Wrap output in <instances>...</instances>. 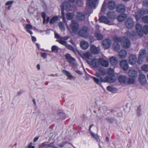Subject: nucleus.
I'll return each mask as SVG.
<instances>
[{"mask_svg": "<svg viewBox=\"0 0 148 148\" xmlns=\"http://www.w3.org/2000/svg\"><path fill=\"white\" fill-rule=\"evenodd\" d=\"M99 72H96L95 73V76L97 77H93L92 78L95 82L97 84H99L100 82L113 83L116 80V78L114 75V72L113 69H109L107 72L108 75L106 76V72L104 69H99Z\"/></svg>", "mask_w": 148, "mask_h": 148, "instance_id": "nucleus-1", "label": "nucleus"}, {"mask_svg": "<svg viewBox=\"0 0 148 148\" xmlns=\"http://www.w3.org/2000/svg\"><path fill=\"white\" fill-rule=\"evenodd\" d=\"M137 35L135 32H132L131 33H129L128 32H126L125 34V36L122 37L121 38L120 42L121 45L124 48H127L130 46V42L129 40L127 39L128 38H131L133 39L136 38Z\"/></svg>", "mask_w": 148, "mask_h": 148, "instance_id": "nucleus-2", "label": "nucleus"}, {"mask_svg": "<svg viewBox=\"0 0 148 148\" xmlns=\"http://www.w3.org/2000/svg\"><path fill=\"white\" fill-rule=\"evenodd\" d=\"M83 58L85 59L88 64L94 68H97L100 65V58L99 59L94 58L91 60V54L90 52H87L83 54Z\"/></svg>", "mask_w": 148, "mask_h": 148, "instance_id": "nucleus-3", "label": "nucleus"}, {"mask_svg": "<svg viewBox=\"0 0 148 148\" xmlns=\"http://www.w3.org/2000/svg\"><path fill=\"white\" fill-rule=\"evenodd\" d=\"M107 16L110 19L104 16H101L99 18L100 22H102L109 25H114L116 23L114 21V19L116 17V15L113 12H109L107 13Z\"/></svg>", "mask_w": 148, "mask_h": 148, "instance_id": "nucleus-4", "label": "nucleus"}, {"mask_svg": "<svg viewBox=\"0 0 148 148\" xmlns=\"http://www.w3.org/2000/svg\"><path fill=\"white\" fill-rule=\"evenodd\" d=\"M55 36L57 39V41L60 44L65 46L67 49L74 51L75 49L71 45L68 44L66 41L69 38V36L63 37L60 36L57 33L55 34Z\"/></svg>", "mask_w": 148, "mask_h": 148, "instance_id": "nucleus-5", "label": "nucleus"}, {"mask_svg": "<svg viewBox=\"0 0 148 148\" xmlns=\"http://www.w3.org/2000/svg\"><path fill=\"white\" fill-rule=\"evenodd\" d=\"M127 74L130 77L128 79V83H134L138 76V72L137 71L134 69H130Z\"/></svg>", "mask_w": 148, "mask_h": 148, "instance_id": "nucleus-6", "label": "nucleus"}, {"mask_svg": "<svg viewBox=\"0 0 148 148\" xmlns=\"http://www.w3.org/2000/svg\"><path fill=\"white\" fill-rule=\"evenodd\" d=\"M136 29L137 31V34L135 32L136 35L137 34L138 36L141 37L143 34H148V25H145L143 28L142 25L139 23H137L136 25Z\"/></svg>", "mask_w": 148, "mask_h": 148, "instance_id": "nucleus-7", "label": "nucleus"}, {"mask_svg": "<svg viewBox=\"0 0 148 148\" xmlns=\"http://www.w3.org/2000/svg\"><path fill=\"white\" fill-rule=\"evenodd\" d=\"M71 7V5L69 2L67 1L64 2L61 5L62 18L63 21L64 22H65V19L64 10H66V11H69L70 10Z\"/></svg>", "mask_w": 148, "mask_h": 148, "instance_id": "nucleus-8", "label": "nucleus"}, {"mask_svg": "<svg viewBox=\"0 0 148 148\" xmlns=\"http://www.w3.org/2000/svg\"><path fill=\"white\" fill-rule=\"evenodd\" d=\"M67 27L70 32H75L79 29V25L77 22L73 20L69 26H67Z\"/></svg>", "mask_w": 148, "mask_h": 148, "instance_id": "nucleus-9", "label": "nucleus"}, {"mask_svg": "<svg viewBox=\"0 0 148 148\" xmlns=\"http://www.w3.org/2000/svg\"><path fill=\"white\" fill-rule=\"evenodd\" d=\"M114 43L112 45L113 48L115 51H118L120 49V46L118 43L120 42L121 38L120 37L115 36L114 38Z\"/></svg>", "mask_w": 148, "mask_h": 148, "instance_id": "nucleus-10", "label": "nucleus"}, {"mask_svg": "<svg viewBox=\"0 0 148 148\" xmlns=\"http://www.w3.org/2000/svg\"><path fill=\"white\" fill-rule=\"evenodd\" d=\"M88 27L84 26L82 27L79 31V35L82 37L86 38L88 35Z\"/></svg>", "mask_w": 148, "mask_h": 148, "instance_id": "nucleus-11", "label": "nucleus"}, {"mask_svg": "<svg viewBox=\"0 0 148 148\" xmlns=\"http://www.w3.org/2000/svg\"><path fill=\"white\" fill-rule=\"evenodd\" d=\"M145 8H143L142 9L138 10L135 12V16L137 20H138L142 18L143 15L147 14H144Z\"/></svg>", "mask_w": 148, "mask_h": 148, "instance_id": "nucleus-12", "label": "nucleus"}, {"mask_svg": "<svg viewBox=\"0 0 148 148\" xmlns=\"http://www.w3.org/2000/svg\"><path fill=\"white\" fill-rule=\"evenodd\" d=\"M137 61V57L135 55L131 54L128 58V61L129 64L131 65L135 64Z\"/></svg>", "mask_w": 148, "mask_h": 148, "instance_id": "nucleus-13", "label": "nucleus"}, {"mask_svg": "<svg viewBox=\"0 0 148 148\" xmlns=\"http://www.w3.org/2000/svg\"><path fill=\"white\" fill-rule=\"evenodd\" d=\"M138 81L140 84L143 85H145L147 82V80L144 74H140L138 77Z\"/></svg>", "mask_w": 148, "mask_h": 148, "instance_id": "nucleus-14", "label": "nucleus"}, {"mask_svg": "<svg viewBox=\"0 0 148 148\" xmlns=\"http://www.w3.org/2000/svg\"><path fill=\"white\" fill-rule=\"evenodd\" d=\"M125 25L127 28L131 29L134 26V22L131 18H129L126 21Z\"/></svg>", "mask_w": 148, "mask_h": 148, "instance_id": "nucleus-15", "label": "nucleus"}, {"mask_svg": "<svg viewBox=\"0 0 148 148\" xmlns=\"http://www.w3.org/2000/svg\"><path fill=\"white\" fill-rule=\"evenodd\" d=\"M120 64L121 68L124 71H126L128 69L129 66L126 60L121 61L120 62Z\"/></svg>", "mask_w": 148, "mask_h": 148, "instance_id": "nucleus-16", "label": "nucleus"}, {"mask_svg": "<svg viewBox=\"0 0 148 148\" xmlns=\"http://www.w3.org/2000/svg\"><path fill=\"white\" fill-rule=\"evenodd\" d=\"M118 80L119 82L121 84L125 83L127 84H132L128 83V79H127V77L125 75H120L118 77Z\"/></svg>", "mask_w": 148, "mask_h": 148, "instance_id": "nucleus-17", "label": "nucleus"}, {"mask_svg": "<svg viewBox=\"0 0 148 148\" xmlns=\"http://www.w3.org/2000/svg\"><path fill=\"white\" fill-rule=\"evenodd\" d=\"M111 44V40L108 39L104 40L102 42L103 47L106 49L108 48L110 46Z\"/></svg>", "mask_w": 148, "mask_h": 148, "instance_id": "nucleus-18", "label": "nucleus"}, {"mask_svg": "<svg viewBox=\"0 0 148 148\" xmlns=\"http://www.w3.org/2000/svg\"><path fill=\"white\" fill-rule=\"evenodd\" d=\"M65 57L68 62H69L72 65H74L75 60L69 54H66L65 55Z\"/></svg>", "mask_w": 148, "mask_h": 148, "instance_id": "nucleus-19", "label": "nucleus"}, {"mask_svg": "<svg viewBox=\"0 0 148 148\" xmlns=\"http://www.w3.org/2000/svg\"><path fill=\"white\" fill-rule=\"evenodd\" d=\"M100 50L99 47H96L94 45H92L91 47L90 51L93 54H96L98 53Z\"/></svg>", "mask_w": 148, "mask_h": 148, "instance_id": "nucleus-20", "label": "nucleus"}, {"mask_svg": "<svg viewBox=\"0 0 148 148\" xmlns=\"http://www.w3.org/2000/svg\"><path fill=\"white\" fill-rule=\"evenodd\" d=\"M98 0H87V5L90 8H92L94 6L95 8V5Z\"/></svg>", "mask_w": 148, "mask_h": 148, "instance_id": "nucleus-21", "label": "nucleus"}, {"mask_svg": "<svg viewBox=\"0 0 148 148\" xmlns=\"http://www.w3.org/2000/svg\"><path fill=\"white\" fill-rule=\"evenodd\" d=\"M116 10L119 13L123 12L125 10V7L124 5L122 4H119L117 7Z\"/></svg>", "mask_w": 148, "mask_h": 148, "instance_id": "nucleus-22", "label": "nucleus"}, {"mask_svg": "<svg viewBox=\"0 0 148 148\" xmlns=\"http://www.w3.org/2000/svg\"><path fill=\"white\" fill-rule=\"evenodd\" d=\"M127 55V52L125 50H121L119 54V57L120 58L124 59L125 58Z\"/></svg>", "mask_w": 148, "mask_h": 148, "instance_id": "nucleus-23", "label": "nucleus"}, {"mask_svg": "<svg viewBox=\"0 0 148 148\" xmlns=\"http://www.w3.org/2000/svg\"><path fill=\"white\" fill-rule=\"evenodd\" d=\"M76 16V18L79 20H84L85 19V16L82 12H77Z\"/></svg>", "mask_w": 148, "mask_h": 148, "instance_id": "nucleus-24", "label": "nucleus"}, {"mask_svg": "<svg viewBox=\"0 0 148 148\" xmlns=\"http://www.w3.org/2000/svg\"><path fill=\"white\" fill-rule=\"evenodd\" d=\"M80 45L82 48L84 49H86L89 47L88 43L85 40H82L80 43Z\"/></svg>", "mask_w": 148, "mask_h": 148, "instance_id": "nucleus-25", "label": "nucleus"}, {"mask_svg": "<svg viewBox=\"0 0 148 148\" xmlns=\"http://www.w3.org/2000/svg\"><path fill=\"white\" fill-rule=\"evenodd\" d=\"M32 28V27L31 25L30 24H27L25 26V29L26 31L30 35L33 34V32L31 30Z\"/></svg>", "mask_w": 148, "mask_h": 148, "instance_id": "nucleus-26", "label": "nucleus"}, {"mask_svg": "<svg viewBox=\"0 0 148 148\" xmlns=\"http://www.w3.org/2000/svg\"><path fill=\"white\" fill-rule=\"evenodd\" d=\"M109 60L112 65H115L118 63V60L116 57L112 56L110 58Z\"/></svg>", "mask_w": 148, "mask_h": 148, "instance_id": "nucleus-27", "label": "nucleus"}, {"mask_svg": "<svg viewBox=\"0 0 148 148\" xmlns=\"http://www.w3.org/2000/svg\"><path fill=\"white\" fill-rule=\"evenodd\" d=\"M100 65H101L105 67H108L109 64L108 62L107 61L101 58H100Z\"/></svg>", "mask_w": 148, "mask_h": 148, "instance_id": "nucleus-28", "label": "nucleus"}, {"mask_svg": "<svg viewBox=\"0 0 148 148\" xmlns=\"http://www.w3.org/2000/svg\"><path fill=\"white\" fill-rule=\"evenodd\" d=\"M146 55V50L145 49L140 50L139 52V57L140 58H145Z\"/></svg>", "mask_w": 148, "mask_h": 148, "instance_id": "nucleus-29", "label": "nucleus"}, {"mask_svg": "<svg viewBox=\"0 0 148 148\" xmlns=\"http://www.w3.org/2000/svg\"><path fill=\"white\" fill-rule=\"evenodd\" d=\"M127 16L125 14H123L119 15L117 18V19L118 21L120 22L124 21L126 18Z\"/></svg>", "mask_w": 148, "mask_h": 148, "instance_id": "nucleus-30", "label": "nucleus"}, {"mask_svg": "<svg viewBox=\"0 0 148 148\" xmlns=\"http://www.w3.org/2000/svg\"><path fill=\"white\" fill-rule=\"evenodd\" d=\"M59 21L58 17L57 16L53 17L50 20V23L51 24L55 25Z\"/></svg>", "mask_w": 148, "mask_h": 148, "instance_id": "nucleus-31", "label": "nucleus"}, {"mask_svg": "<svg viewBox=\"0 0 148 148\" xmlns=\"http://www.w3.org/2000/svg\"><path fill=\"white\" fill-rule=\"evenodd\" d=\"M90 134L91 136L93 137L97 142H98L99 143H100V140L99 136L97 134H95L92 132H90Z\"/></svg>", "mask_w": 148, "mask_h": 148, "instance_id": "nucleus-32", "label": "nucleus"}, {"mask_svg": "<svg viewBox=\"0 0 148 148\" xmlns=\"http://www.w3.org/2000/svg\"><path fill=\"white\" fill-rule=\"evenodd\" d=\"M108 7L110 9L113 10L115 7V3L114 1H110L108 4Z\"/></svg>", "mask_w": 148, "mask_h": 148, "instance_id": "nucleus-33", "label": "nucleus"}, {"mask_svg": "<svg viewBox=\"0 0 148 148\" xmlns=\"http://www.w3.org/2000/svg\"><path fill=\"white\" fill-rule=\"evenodd\" d=\"M62 72L69 79H71L73 78L72 76L68 71L66 70H62Z\"/></svg>", "mask_w": 148, "mask_h": 148, "instance_id": "nucleus-34", "label": "nucleus"}, {"mask_svg": "<svg viewBox=\"0 0 148 148\" xmlns=\"http://www.w3.org/2000/svg\"><path fill=\"white\" fill-rule=\"evenodd\" d=\"M141 70L145 72H148V64H143L141 67Z\"/></svg>", "mask_w": 148, "mask_h": 148, "instance_id": "nucleus-35", "label": "nucleus"}, {"mask_svg": "<svg viewBox=\"0 0 148 148\" xmlns=\"http://www.w3.org/2000/svg\"><path fill=\"white\" fill-rule=\"evenodd\" d=\"M107 89L108 90L113 93H115L117 91L116 89L110 86H108Z\"/></svg>", "mask_w": 148, "mask_h": 148, "instance_id": "nucleus-36", "label": "nucleus"}, {"mask_svg": "<svg viewBox=\"0 0 148 148\" xmlns=\"http://www.w3.org/2000/svg\"><path fill=\"white\" fill-rule=\"evenodd\" d=\"M74 14L73 13H68L66 14V18L68 20H71L74 17Z\"/></svg>", "mask_w": 148, "mask_h": 148, "instance_id": "nucleus-37", "label": "nucleus"}, {"mask_svg": "<svg viewBox=\"0 0 148 148\" xmlns=\"http://www.w3.org/2000/svg\"><path fill=\"white\" fill-rule=\"evenodd\" d=\"M143 8L148 10V0H145L143 3Z\"/></svg>", "mask_w": 148, "mask_h": 148, "instance_id": "nucleus-38", "label": "nucleus"}, {"mask_svg": "<svg viewBox=\"0 0 148 148\" xmlns=\"http://www.w3.org/2000/svg\"><path fill=\"white\" fill-rule=\"evenodd\" d=\"M95 36L97 40H101L103 38L102 35L99 33H96Z\"/></svg>", "mask_w": 148, "mask_h": 148, "instance_id": "nucleus-39", "label": "nucleus"}, {"mask_svg": "<svg viewBox=\"0 0 148 148\" xmlns=\"http://www.w3.org/2000/svg\"><path fill=\"white\" fill-rule=\"evenodd\" d=\"M59 27L61 31L62 32L64 31L65 28L62 22H60L59 24Z\"/></svg>", "mask_w": 148, "mask_h": 148, "instance_id": "nucleus-40", "label": "nucleus"}, {"mask_svg": "<svg viewBox=\"0 0 148 148\" xmlns=\"http://www.w3.org/2000/svg\"><path fill=\"white\" fill-rule=\"evenodd\" d=\"M51 50L52 52H57L59 50L58 47L56 45H53L52 46L51 48Z\"/></svg>", "mask_w": 148, "mask_h": 148, "instance_id": "nucleus-41", "label": "nucleus"}, {"mask_svg": "<svg viewBox=\"0 0 148 148\" xmlns=\"http://www.w3.org/2000/svg\"><path fill=\"white\" fill-rule=\"evenodd\" d=\"M143 21L145 23H148V15H146L142 18Z\"/></svg>", "mask_w": 148, "mask_h": 148, "instance_id": "nucleus-42", "label": "nucleus"}, {"mask_svg": "<svg viewBox=\"0 0 148 148\" xmlns=\"http://www.w3.org/2000/svg\"><path fill=\"white\" fill-rule=\"evenodd\" d=\"M143 58H140V57H138V60H137V63L138 64H142L143 61Z\"/></svg>", "mask_w": 148, "mask_h": 148, "instance_id": "nucleus-43", "label": "nucleus"}, {"mask_svg": "<svg viewBox=\"0 0 148 148\" xmlns=\"http://www.w3.org/2000/svg\"><path fill=\"white\" fill-rule=\"evenodd\" d=\"M76 2L79 6H81L83 3V2L82 0H77Z\"/></svg>", "mask_w": 148, "mask_h": 148, "instance_id": "nucleus-44", "label": "nucleus"}, {"mask_svg": "<svg viewBox=\"0 0 148 148\" xmlns=\"http://www.w3.org/2000/svg\"><path fill=\"white\" fill-rule=\"evenodd\" d=\"M42 17L43 19V22L45 21V14L44 12H42L41 13Z\"/></svg>", "mask_w": 148, "mask_h": 148, "instance_id": "nucleus-45", "label": "nucleus"}, {"mask_svg": "<svg viewBox=\"0 0 148 148\" xmlns=\"http://www.w3.org/2000/svg\"><path fill=\"white\" fill-rule=\"evenodd\" d=\"M43 146L45 148H47L49 147H51V143L46 144H44V143H43Z\"/></svg>", "mask_w": 148, "mask_h": 148, "instance_id": "nucleus-46", "label": "nucleus"}, {"mask_svg": "<svg viewBox=\"0 0 148 148\" xmlns=\"http://www.w3.org/2000/svg\"><path fill=\"white\" fill-rule=\"evenodd\" d=\"M41 56L44 59L46 58L47 57V54L45 53H42L41 54Z\"/></svg>", "mask_w": 148, "mask_h": 148, "instance_id": "nucleus-47", "label": "nucleus"}, {"mask_svg": "<svg viewBox=\"0 0 148 148\" xmlns=\"http://www.w3.org/2000/svg\"><path fill=\"white\" fill-rule=\"evenodd\" d=\"M13 1H7L6 3V5H9L12 4L13 3Z\"/></svg>", "mask_w": 148, "mask_h": 148, "instance_id": "nucleus-48", "label": "nucleus"}, {"mask_svg": "<svg viewBox=\"0 0 148 148\" xmlns=\"http://www.w3.org/2000/svg\"><path fill=\"white\" fill-rule=\"evenodd\" d=\"M32 143L30 142L28 145V148H35V147L34 146H32Z\"/></svg>", "mask_w": 148, "mask_h": 148, "instance_id": "nucleus-49", "label": "nucleus"}, {"mask_svg": "<svg viewBox=\"0 0 148 148\" xmlns=\"http://www.w3.org/2000/svg\"><path fill=\"white\" fill-rule=\"evenodd\" d=\"M106 120L108 122L110 123H111L113 122V119H110L109 118H107L106 119Z\"/></svg>", "mask_w": 148, "mask_h": 148, "instance_id": "nucleus-50", "label": "nucleus"}, {"mask_svg": "<svg viewBox=\"0 0 148 148\" xmlns=\"http://www.w3.org/2000/svg\"><path fill=\"white\" fill-rule=\"evenodd\" d=\"M106 7L103 5V6L102 8V9L101 10V12H104L106 11Z\"/></svg>", "mask_w": 148, "mask_h": 148, "instance_id": "nucleus-51", "label": "nucleus"}, {"mask_svg": "<svg viewBox=\"0 0 148 148\" xmlns=\"http://www.w3.org/2000/svg\"><path fill=\"white\" fill-rule=\"evenodd\" d=\"M32 39L33 41L34 42H36V38L33 36H32Z\"/></svg>", "mask_w": 148, "mask_h": 148, "instance_id": "nucleus-52", "label": "nucleus"}, {"mask_svg": "<svg viewBox=\"0 0 148 148\" xmlns=\"http://www.w3.org/2000/svg\"><path fill=\"white\" fill-rule=\"evenodd\" d=\"M49 17H47L46 19H45V22H43V23H47L49 22Z\"/></svg>", "mask_w": 148, "mask_h": 148, "instance_id": "nucleus-53", "label": "nucleus"}, {"mask_svg": "<svg viewBox=\"0 0 148 148\" xmlns=\"http://www.w3.org/2000/svg\"><path fill=\"white\" fill-rule=\"evenodd\" d=\"M77 73L78 74H79L80 75H82V72L79 70H77L76 71Z\"/></svg>", "mask_w": 148, "mask_h": 148, "instance_id": "nucleus-54", "label": "nucleus"}, {"mask_svg": "<svg viewBox=\"0 0 148 148\" xmlns=\"http://www.w3.org/2000/svg\"><path fill=\"white\" fill-rule=\"evenodd\" d=\"M38 139V137H35L33 141L34 142H36Z\"/></svg>", "mask_w": 148, "mask_h": 148, "instance_id": "nucleus-55", "label": "nucleus"}, {"mask_svg": "<svg viewBox=\"0 0 148 148\" xmlns=\"http://www.w3.org/2000/svg\"><path fill=\"white\" fill-rule=\"evenodd\" d=\"M36 68L38 70L40 69V65L39 64H38L36 66Z\"/></svg>", "mask_w": 148, "mask_h": 148, "instance_id": "nucleus-56", "label": "nucleus"}, {"mask_svg": "<svg viewBox=\"0 0 148 148\" xmlns=\"http://www.w3.org/2000/svg\"><path fill=\"white\" fill-rule=\"evenodd\" d=\"M144 14H148V10H147L145 8V10L144 11Z\"/></svg>", "mask_w": 148, "mask_h": 148, "instance_id": "nucleus-57", "label": "nucleus"}, {"mask_svg": "<svg viewBox=\"0 0 148 148\" xmlns=\"http://www.w3.org/2000/svg\"><path fill=\"white\" fill-rule=\"evenodd\" d=\"M90 41H91V42H92L94 40H93V37H90Z\"/></svg>", "mask_w": 148, "mask_h": 148, "instance_id": "nucleus-58", "label": "nucleus"}, {"mask_svg": "<svg viewBox=\"0 0 148 148\" xmlns=\"http://www.w3.org/2000/svg\"><path fill=\"white\" fill-rule=\"evenodd\" d=\"M106 141L108 142L109 141V138L108 137H106Z\"/></svg>", "mask_w": 148, "mask_h": 148, "instance_id": "nucleus-59", "label": "nucleus"}, {"mask_svg": "<svg viewBox=\"0 0 148 148\" xmlns=\"http://www.w3.org/2000/svg\"><path fill=\"white\" fill-rule=\"evenodd\" d=\"M36 45L38 48H39L40 45V44L38 43H36Z\"/></svg>", "mask_w": 148, "mask_h": 148, "instance_id": "nucleus-60", "label": "nucleus"}, {"mask_svg": "<svg viewBox=\"0 0 148 148\" xmlns=\"http://www.w3.org/2000/svg\"><path fill=\"white\" fill-rule=\"evenodd\" d=\"M33 102L34 103V104H35V105L36 104V101H35V100L33 99Z\"/></svg>", "mask_w": 148, "mask_h": 148, "instance_id": "nucleus-61", "label": "nucleus"}, {"mask_svg": "<svg viewBox=\"0 0 148 148\" xmlns=\"http://www.w3.org/2000/svg\"><path fill=\"white\" fill-rule=\"evenodd\" d=\"M70 42H71L73 45L74 44V42H73V41L72 40H71L70 41Z\"/></svg>", "mask_w": 148, "mask_h": 148, "instance_id": "nucleus-62", "label": "nucleus"}, {"mask_svg": "<svg viewBox=\"0 0 148 148\" xmlns=\"http://www.w3.org/2000/svg\"><path fill=\"white\" fill-rule=\"evenodd\" d=\"M146 60L148 62V55L146 58Z\"/></svg>", "mask_w": 148, "mask_h": 148, "instance_id": "nucleus-63", "label": "nucleus"}, {"mask_svg": "<svg viewBox=\"0 0 148 148\" xmlns=\"http://www.w3.org/2000/svg\"><path fill=\"white\" fill-rule=\"evenodd\" d=\"M70 1L72 2H73L75 1V0H70Z\"/></svg>", "mask_w": 148, "mask_h": 148, "instance_id": "nucleus-64", "label": "nucleus"}]
</instances>
